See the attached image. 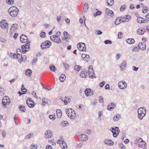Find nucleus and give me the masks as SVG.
<instances>
[{
  "label": "nucleus",
  "instance_id": "1",
  "mask_svg": "<svg viewBox=\"0 0 149 149\" xmlns=\"http://www.w3.org/2000/svg\"><path fill=\"white\" fill-rule=\"evenodd\" d=\"M8 12L10 15L13 17H16L19 12L18 9L15 6H12L9 8Z\"/></svg>",
  "mask_w": 149,
  "mask_h": 149
},
{
  "label": "nucleus",
  "instance_id": "2",
  "mask_svg": "<svg viewBox=\"0 0 149 149\" xmlns=\"http://www.w3.org/2000/svg\"><path fill=\"white\" fill-rule=\"evenodd\" d=\"M146 109L145 107L140 108L138 111V117L140 120L143 119L146 113Z\"/></svg>",
  "mask_w": 149,
  "mask_h": 149
},
{
  "label": "nucleus",
  "instance_id": "3",
  "mask_svg": "<svg viewBox=\"0 0 149 149\" xmlns=\"http://www.w3.org/2000/svg\"><path fill=\"white\" fill-rule=\"evenodd\" d=\"M17 58L18 61L20 63H21L23 61H25L27 57L24 55L22 57V52L20 51V49H17Z\"/></svg>",
  "mask_w": 149,
  "mask_h": 149
},
{
  "label": "nucleus",
  "instance_id": "4",
  "mask_svg": "<svg viewBox=\"0 0 149 149\" xmlns=\"http://www.w3.org/2000/svg\"><path fill=\"white\" fill-rule=\"evenodd\" d=\"M63 137V136H60V139L57 141V143L60 144V146L62 149H67V145L65 142L64 141Z\"/></svg>",
  "mask_w": 149,
  "mask_h": 149
},
{
  "label": "nucleus",
  "instance_id": "5",
  "mask_svg": "<svg viewBox=\"0 0 149 149\" xmlns=\"http://www.w3.org/2000/svg\"><path fill=\"white\" fill-rule=\"evenodd\" d=\"M66 112L68 116L70 118H74L75 116V112L74 110L71 108L66 110Z\"/></svg>",
  "mask_w": 149,
  "mask_h": 149
},
{
  "label": "nucleus",
  "instance_id": "6",
  "mask_svg": "<svg viewBox=\"0 0 149 149\" xmlns=\"http://www.w3.org/2000/svg\"><path fill=\"white\" fill-rule=\"evenodd\" d=\"M10 103L9 97L7 96H4L3 98L2 104L5 107H6L7 106L9 105Z\"/></svg>",
  "mask_w": 149,
  "mask_h": 149
},
{
  "label": "nucleus",
  "instance_id": "7",
  "mask_svg": "<svg viewBox=\"0 0 149 149\" xmlns=\"http://www.w3.org/2000/svg\"><path fill=\"white\" fill-rule=\"evenodd\" d=\"M88 72L89 77H91V78L95 77L94 71L92 65H90L88 67Z\"/></svg>",
  "mask_w": 149,
  "mask_h": 149
},
{
  "label": "nucleus",
  "instance_id": "8",
  "mask_svg": "<svg viewBox=\"0 0 149 149\" xmlns=\"http://www.w3.org/2000/svg\"><path fill=\"white\" fill-rule=\"evenodd\" d=\"M110 130L112 132L113 136L116 137L119 132V130L118 127H112L110 129Z\"/></svg>",
  "mask_w": 149,
  "mask_h": 149
},
{
  "label": "nucleus",
  "instance_id": "9",
  "mask_svg": "<svg viewBox=\"0 0 149 149\" xmlns=\"http://www.w3.org/2000/svg\"><path fill=\"white\" fill-rule=\"evenodd\" d=\"M51 45V43L49 41H46L41 44V49H46L47 48H49Z\"/></svg>",
  "mask_w": 149,
  "mask_h": 149
},
{
  "label": "nucleus",
  "instance_id": "10",
  "mask_svg": "<svg viewBox=\"0 0 149 149\" xmlns=\"http://www.w3.org/2000/svg\"><path fill=\"white\" fill-rule=\"evenodd\" d=\"M78 49L80 51H84L86 50L85 44L82 42H79L77 45Z\"/></svg>",
  "mask_w": 149,
  "mask_h": 149
},
{
  "label": "nucleus",
  "instance_id": "11",
  "mask_svg": "<svg viewBox=\"0 0 149 149\" xmlns=\"http://www.w3.org/2000/svg\"><path fill=\"white\" fill-rule=\"evenodd\" d=\"M51 39L53 41L57 43L61 42V40L56 35H53L50 37Z\"/></svg>",
  "mask_w": 149,
  "mask_h": 149
},
{
  "label": "nucleus",
  "instance_id": "12",
  "mask_svg": "<svg viewBox=\"0 0 149 149\" xmlns=\"http://www.w3.org/2000/svg\"><path fill=\"white\" fill-rule=\"evenodd\" d=\"M26 103L29 107L33 108L35 106L34 102L29 97L27 98L26 101Z\"/></svg>",
  "mask_w": 149,
  "mask_h": 149
},
{
  "label": "nucleus",
  "instance_id": "13",
  "mask_svg": "<svg viewBox=\"0 0 149 149\" xmlns=\"http://www.w3.org/2000/svg\"><path fill=\"white\" fill-rule=\"evenodd\" d=\"M119 88L122 89L125 88L127 86V84L124 81H121L119 82L118 83Z\"/></svg>",
  "mask_w": 149,
  "mask_h": 149
},
{
  "label": "nucleus",
  "instance_id": "14",
  "mask_svg": "<svg viewBox=\"0 0 149 149\" xmlns=\"http://www.w3.org/2000/svg\"><path fill=\"white\" fill-rule=\"evenodd\" d=\"M8 23L5 20H2L0 22V26L3 29L8 28Z\"/></svg>",
  "mask_w": 149,
  "mask_h": 149
},
{
  "label": "nucleus",
  "instance_id": "15",
  "mask_svg": "<svg viewBox=\"0 0 149 149\" xmlns=\"http://www.w3.org/2000/svg\"><path fill=\"white\" fill-rule=\"evenodd\" d=\"M18 27V25L17 24H13L12 25L10 28V31L9 32L10 34H13L15 31L17 29Z\"/></svg>",
  "mask_w": 149,
  "mask_h": 149
},
{
  "label": "nucleus",
  "instance_id": "16",
  "mask_svg": "<svg viewBox=\"0 0 149 149\" xmlns=\"http://www.w3.org/2000/svg\"><path fill=\"white\" fill-rule=\"evenodd\" d=\"M86 95L87 96H89L93 94V92L92 90L90 88H87L84 91Z\"/></svg>",
  "mask_w": 149,
  "mask_h": 149
},
{
  "label": "nucleus",
  "instance_id": "17",
  "mask_svg": "<svg viewBox=\"0 0 149 149\" xmlns=\"http://www.w3.org/2000/svg\"><path fill=\"white\" fill-rule=\"evenodd\" d=\"M45 138L47 139L50 138L53 136L52 132L49 130H47L45 132Z\"/></svg>",
  "mask_w": 149,
  "mask_h": 149
},
{
  "label": "nucleus",
  "instance_id": "18",
  "mask_svg": "<svg viewBox=\"0 0 149 149\" xmlns=\"http://www.w3.org/2000/svg\"><path fill=\"white\" fill-rule=\"evenodd\" d=\"M127 65L126 61L125 60L123 61L122 63L120 64V68L121 71H123L125 69Z\"/></svg>",
  "mask_w": 149,
  "mask_h": 149
},
{
  "label": "nucleus",
  "instance_id": "19",
  "mask_svg": "<svg viewBox=\"0 0 149 149\" xmlns=\"http://www.w3.org/2000/svg\"><path fill=\"white\" fill-rule=\"evenodd\" d=\"M137 32L138 34L143 35L146 32V30L144 28L140 27L137 29Z\"/></svg>",
  "mask_w": 149,
  "mask_h": 149
},
{
  "label": "nucleus",
  "instance_id": "20",
  "mask_svg": "<svg viewBox=\"0 0 149 149\" xmlns=\"http://www.w3.org/2000/svg\"><path fill=\"white\" fill-rule=\"evenodd\" d=\"M28 40V37L24 35H22L20 37V41L22 43L26 42Z\"/></svg>",
  "mask_w": 149,
  "mask_h": 149
},
{
  "label": "nucleus",
  "instance_id": "21",
  "mask_svg": "<svg viewBox=\"0 0 149 149\" xmlns=\"http://www.w3.org/2000/svg\"><path fill=\"white\" fill-rule=\"evenodd\" d=\"M88 139V136L84 134H81L80 136L79 139L82 141H86Z\"/></svg>",
  "mask_w": 149,
  "mask_h": 149
},
{
  "label": "nucleus",
  "instance_id": "22",
  "mask_svg": "<svg viewBox=\"0 0 149 149\" xmlns=\"http://www.w3.org/2000/svg\"><path fill=\"white\" fill-rule=\"evenodd\" d=\"M88 75V73L86 71L83 69L81 71L80 74V76L82 78H86Z\"/></svg>",
  "mask_w": 149,
  "mask_h": 149
},
{
  "label": "nucleus",
  "instance_id": "23",
  "mask_svg": "<svg viewBox=\"0 0 149 149\" xmlns=\"http://www.w3.org/2000/svg\"><path fill=\"white\" fill-rule=\"evenodd\" d=\"M104 143L109 146H111L113 145L114 142L111 140L107 139L104 140Z\"/></svg>",
  "mask_w": 149,
  "mask_h": 149
},
{
  "label": "nucleus",
  "instance_id": "24",
  "mask_svg": "<svg viewBox=\"0 0 149 149\" xmlns=\"http://www.w3.org/2000/svg\"><path fill=\"white\" fill-rule=\"evenodd\" d=\"M30 43L29 42H27V43L24 45L22 46V48L23 49H29L30 48Z\"/></svg>",
  "mask_w": 149,
  "mask_h": 149
},
{
  "label": "nucleus",
  "instance_id": "25",
  "mask_svg": "<svg viewBox=\"0 0 149 149\" xmlns=\"http://www.w3.org/2000/svg\"><path fill=\"white\" fill-rule=\"evenodd\" d=\"M106 13L107 15H109L111 17L113 15V12L108 8H107L106 9Z\"/></svg>",
  "mask_w": 149,
  "mask_h": 149
},
{
  "label": "nucleus",
  "instance_id": "26",
  "mask_svg": "<svg viewBox=\"0 0 149 149\" xmlns=\"http://www.w3.org/2000/svg\"><path fill=\"white\" fill-rule=\"evenodd\" d=\"M131 19V16L129 15H126L123 18V22H127L129 21Z\"/></svg>",
  "mask_w": 149,
  "mask_h": 149
},
{
  "label": "nucleus",
  "instance_id": "27",
  "mask_svg": "<svg viewBox=\"0 0 149 149\" xmlns=\"http://www.w3.org/2000/svg\"><path fill=\"white\" fill-rule=\"evenodd\" d=\"M138 47H139V49L143 50H145L146 48V44L143 42L141 43V44H139Z\"/></svg>",
  "mask_w": 149,
  "mask_h": 149
},
{
  "label": "nucleus",
  "instance_id": "28",
  "mask_svg": "<svg viewBox=\"0 0 149 149\" xmlns=\"http://www.w3.org/2000/svg\"><path fill=\"white\" fill-rule=\"evenodd\" d=\"M115 106L113 103H111L109 104L107 107V109L109 110H112L114 108Z\"/></svg>",
  "mask_w": 149,
  "mask_h": 149
},
{
  "label": "nucleus",
  "instance_id": "29",
  "mask_svg": "<svg viewBox=\"0 0 149 149\" xmlns=\"http://www.w3.org/2000/svg\"><path fill=\"white\" fill-rule=\"evenodd\" d=\"M61 100L64 102L65 104L67 105L68 104V102H70V99L68 97H65L63 99H61Z\"/></svg>",
  "mask_w": 149,
  "mask_h": 149
},
{
  "label": "nucleus",
  "instance_id": "30",
  "mask_svg": "<svg viewBox=\"0 0 149 149\" xmlns=\"http://www.w3.org/2000/svg\"><path fill=\"white\" fill-rule=\"evenodd\" d=\"M56 115L58 118H60L62 115L61 111L60 109H57L56 110Z\"/></svg>",
  "mask_w": 149,
  "mask_h": 149
},
{
  "label": "nucleus",
  "instance_id": "31",
  "mask_svg": "<svg viewBox=\"0 0 149 149\" xmlns=\"http://www.w3.org/2000/svg\"><path fill=\"white\" fill-rule=\"evenodd\" d=\"M123 22V20H122L120 17H118L116 19L115 24L116 25H118L120 23Z\"/></svg>",
  "mask_w": 149,
  "mask_h": 149
},
{
  "label": "nucleus",
  "instance_id": "32",
  "mask_svg": "<svg viewBox=\"0 0 149 149\" xmlns=\"http://www.w3.org/2000/svg\"><path fill=\"white\" fill-rule=\"evenodd\" d=\"M66 76L64 74H61L59 77V80L61 82H63L65 80Z\"/></svg>",
  "mask_w": 149,
  "mask_h": 149
},
{
  "label": "nucleus",
  "instance_id": "33",
  "mask_svg": "<svg viewBox=\"0 0 149 149\" xmlns=\"http://www.w3.org/2000/svg\"><path fill=\"white\" fill-rule=\"evenodd\" d=\"M126 42L129 44H132L134 43L135 41L133 38H129L127 39Z\"/></svg>",
  "mask_w": 149,
  "mask_h": 149
},
{
  "label": "nucleus",
  "instance_id": "34",
  "mask_svg": "<svg viewBox=\"0 0 149 149\" xmlns=\"http://www.w3.org/2000/svg\"><path fill=\"white\" fill-rule=\"evenodd\" d=\"M89 6L88 3H86L84 4L83 7V11L84 12H86L88 10Z\"/></svg>",
  "mask_w": 149,
  "mask_h": 149
},
{
  "label": "nucleus",
  "instance_id": "35",
  "mask_svg": "<svg viewBox=\"0 0 149 149\" xmlns=\"http://www.w3.org/2000/svg\"><path fill=\"white\" fill-rule=\"evenodd\" d=\"M120 118V114H117L114 116L113 119L114 121H117Z\"/></svg>",
  "mask_w": 149,
  "mask_h": 149
},
{
  "label": "nucleus",
  "instance_id": "36",
  "mask_svg": "<svg viewBox=\"0 0 149 149\" xmlns=\"http://www.w3.org/2000/svg\"><path fill=\"white\" fill-rule=\"evenodd\" d=\"M33 136V133H30L29 134L25 136V139H28L32 138Z\"/></svg>",
  "mask_w": 149,
  "mask_h": 149
},
{
  "label": "nucleus",
  "instance_id": "37",
  "mask_svg": "<svg viewBox=\"0 0 149 149\" xmlns=\"http://www.w3.org/2000/svg\"><path fill=\"white\" fill-rule=\"evenodd\" d=\"M82 68V67L79 65H76L74 67V70L75 71L79 72Z\"/></svg>",
  "mask_w": 149,
  "mask_h": 149
},
{
  "label": "nucleus",
  "instance_id": "38",
  "mask_svg": "<svg viewBox=\"0 0 149 149\" xmlns=\"http://www.w3.org/2000/svg\"><path fill=\"white\" fill-rule=\"evenodd\" d=\"M32 71L30 69H28L26 71V75L30 77L32 74Z\"/></svg>",
  "mask_w": 149,
  "mask_h": 149
},
{
  "label": "nucleus",
  "instance_id": "39",
  "mask_svg": "<svg viewBox=\"0 0 149 149\" xmlns=\"http://www.w3.org/2000/svg\"><path fill=\"white\" fill-rule=\"evenodd\" d=\"M145 142L144 141H141L140 143H139V147L140 148H142L143 147H144V148H145Z\"/></svg>",
  "mask_w": 149,
  "mask_h": 149
},
{
  "label": "nucleus",
  "instance_id": "40",
  "mask_svg": "<svg viewBox=\"0 0 149 149\" xmlns=\"http://www.w3.org/2000/svg\"><path fill=\"white\" fill-rule=\"evenodd\" d=\"M108 5L112 6L113 4L114 0H107Z\"/></svg>",
  "mask_w": 149,
  "mask_h": 149
},
{
  "label": "nucleus",
  "instance_id": "41",
  "mask_svg": "<svg viewBox=\"0 0 149 149\" xmlns=\"http://www.w3.org/2000/svg\"><path fill=\"white\" fill-rule=\"evenodd\" d=\"M132 51L135 52H139V49L137 47H134L132 49Z\"/></svg>",
  "mask_w": 149,
  "mask_h": 149
},
{
  "label": "nucleus",
  "instance_id": "42",
  "mask_svg": "<svg viewBox=\"0 0 149 149\" xmlns=\"http://www.w3.org/2000/svg\"><path fill=\"white\" fill-rule=\"evenodd\" d=\"M137 22L139 23H142L143 22V19L141 17H139L137 18Z\"/></svg>",
  "mask_w": 149,
  "mask_h": 149
},
{
  "label": "nucleus",
  "instance_id": "43",
  "mask_svg": "<svg viewBox=\"0 0 149 149\" xmlns=\"http://www.w3.org/2000/svg\"><path fill=\"white\" fill-rule=\"evenodd\" d=\"M50 69L51 71L54 72H55L56 70L55 67L53 65H50Z\"/></svg>",
  "mask_w": 149,
  "mask_h": 149
},
{
  "label": "nucleus",
  "instance_id": "44",
  "mask_svg": "<svg viewBox=\"0 0 149 149\" xmlns=\"http://www.w3.org/2000/svg\"><path fill=\"white\" fill-rule=\"evenodd\" d=\"M42 104L43 106H45L47 103V99L45 98H42Z\"/></svg>",
  "mask_w": 149,
  "mask_h": 149
},
{
  "label": "nucleus",
  "instance_id": "45",
  "mask_svg": "<svg viewBox=\"0 0 149 149\" xmlns=\"http://www.w3.org/2000/svg\"><path fill=\"white\" fill-rule=\"evenodd\" d=\"M95 33L97 35H100L102 34V32L98 30H95L94 31Z\"/></svg>",
  "mask_w": 149,
  "mask_h": 149
},
{
  "label": "nucleus",
  "instance_id": "46",
  "mask_svg": "<svg viewBox=\"0 0 149 149\" xmlns=\"http://www.w3.org/2000/svg\"><path fill=\"white\" fill-rule=\"evenodd\" d=\"M6 2L8 4L13 5L14 2V0H6Z\"/></svg>",
  "mask_w": 149,
  "mask_h": 149
},
{
  "label": "nucleus",
  "instance_id": "47",
  "mask_svg": "<svg viewBox=\"0 0 149 149\" xmlns=\"http://www.w3.org/2000/svg\"><path fill=\"white\" fill-rule=\"evenodd\" d=\"M19 109L24 112H25L26 110L25 107L22 105L20 106L19 107Z\"/></svg>",
  "mask_w": 149,
  "mask_h": 149
},
{
  "label": "nucleus",
  "instance_id": "48",
  "mask_svg": "<svg viewBox=\"0 0 149 149\" xmlns=\"http://www.w3.org/2000/svg\"><path fill=\"white\" fill-rule=\"evenodd\" d=\"M63 66H64V67L65 68V69L66 70H69V65L68 64H67L65 63H63Z\"/></svg>",
  "mask_w": 149,
  "mask_h": 149
},
{
  "label": "nucleus",
  "instance_id": "49",
  "mask_svg": "<svg viewBox=\"0 0 149 149\" xmlns=\"http://www.w3.org/2000/svg\"><path fill=\"white\" fill-rule=\"evenodd\" d=\"M126 7V5L125 4L122 5L120 8V11H123L125 9Z\"/></svg>",
  "mask_w": 149,
  "mask_h": 149
},
{
  "label": "nucleus",
  "instance_id": "50",
  "mask_svg": "<svg viewBox=\"0 0 149 149\" xmlns=\"http://www.w3.org/2000/svg\"><path fill=\"white\" fill-rule=\"evenodd\" d=\"M62 124L64 126H67L68 125V124L67 121H63L62 122Z\"/></svg>",
  "mask_w": 149,
  "mask_h": 149
},
{
  "label": "nucleus",
  "instance_id": "51",
  "mask_svg": "<svg viewBox=\"0 0 149 149\" xmlns=\"http://www.w3.org/2000/svg\"><path fill=\"white\" fill-rule=\"evenodd\" d=\"M101 14V12L100 11L98 10L96 13H94V16L95 17H96L97 15H100Z\"/></svg>",
  "mask_w": 149,
  "mask_h": 149
},
{
  "label": "nucleus",
  "instance_id": "52",
  "mask_svg": "<svg viewBox=\"0 0 149 149\" xmlns=\"http://www.w3.org/2000/svg\"><path fill=\"white\" fill-rule=\"evenodd\" d=\"M46 33L45 32H42L40 35V37L42 38H44L45 37Z\"/></svg>",
  "mask_w": 149,
  "mask_h": 149
},
{
  "label": "nucleus",
  "instance_id": "53",
  "mask_svg": "<svg viewBox=\"0 0 149 149\" xmlns=\"http://www.w3.org/2000/svg\"><path fill=\"white\" fill-rule=\"evenodd\" d=\"M104 43L106 44H111L112 43V42L109 40H106L104 41Z\"/></svg>",
  "mask_w": 149,
  "mask_h": 149
},
{
  "label": "nucleus",
  "instance_id": "54",
  "mask_svg": "<svg viewBox=\"0 0 149 149\" xmlns=\"http://www.w3.org/2000/svg\"><path fill=\"white\" fill-rule=\"evenodd\" d=\"M142 141H143V140L141 139L140 138L138 139H136L134 143L136 144H137L138 143L139 141H140L141 142Z\"/></svg>",
  "mask_w": 149,
  "mask_h": 149
},
{
  "label": "nucleus",
  "instance_id": "55",
  "mask_svg": "<svg viewBox=\"0 0 149 149\" xmlns=\"http://www.w3.org/2000/svg\"><path fill=\"white\" fill-rule=\"evenodd\" d=\"M1 134L2 136V137L4 138L6 137V132L5 130H3L2 131Z\"/></svg>",
  "mask_w": 149,
  "mask_h": 149
},
{
  "label": "nucleus",
  "instance_id": "56",
  "mask_svg": "<svg viewBox=\"0 0 149 149\" xmlns=\"http://www.w3.org/2000/svg\"><path fill=\"white\" fill-rule=\"evenodd\" d=\"M99 101L101 103H103L104 102V99L103 97L102 96H100L99 99Z\"/></svg>",
  "mask_w": 149,
  "mask_h": 149
},
{
  "label": "nucleus",
  "instance_id": "57",
  "mask_svg": "<svg viewBox=\"0 0 149 149\" xmlns=\"http://www.w3.org/2000/svg\"><path fill=\"white\" fill-rule=\"evenodd\" d=\"M4 90L3 89L1 88H0V95H3L4 94Z\"/></svg>",
  "mask_w": 149,
  "mask_h": 149
},
{
  "label": "nucleus",
  "instance_id": "58",
  "mask_svg": "<svg viewBox=\"0 0 149 149\" xmlns=\"http://www.w3.org/2000/svg\"><path fill=\"white\" fill-rule=\"evenodd\" d=\"M50 119L52 120H54L55 119V116L54 115H50L49 116Z\"/></svg>",
  "mask_w": 149,
  "mask_h": 149
},
{
  "label": "nucleus",
  "instance_id": "59",
  "mask_svg": "<svg viewBox=\"0 0 149 149\" xmlns=\"http://www.w3.org/2000/svg\"><path fill=\"white\" fill-rule=\"evenodd\" d=\"M89 55L86 54L85 57V58L84 59V60L85 61H86L87 62H88V61L89 60Z\"/></svg>",
  "mask_w": 149,
  "mask_h": 149
},
{
  "label": "nucleus",
  "instance_id": "60",
  "mask_svg": "<svg viewBox=\"0 0 149 149\" xmlns=\"http://www.w3.org/2000/svg\"><path fill=\"white\" fill-rule=\"evenodd\" d=\"M32 94L33 95L34 97H35L37 99L38 97L36 95V93L34 91H33L32 92Z\"/></svg>",
  "mask_w": 149,
  "mask_h": 149
},
{
  "label": "nucleus",
  "instance_id": "61",
  "mask_svg": "<svg viewBox=\"0 0 149 149\" xmlns=\"http://www.w3.org/2000/svg\"><path fill=\"white\" fill-rule=\"evenodd\" d=\"M24 87L23 84H22L21 88V90L23 92H25L27 91V90L25 88H23Z\"/></svg>",
  "mask_w": 149,
  "mask_h": 149
},
{
  "label": "nucleus",
  "instance_id": "62",
  "mask_svg": "<svg viewBox=\"0 0 149 149\" xmlns=\"http://www.w3.org/2000/svg\"><path fill=\"white\" fill-rule=\"evenodd\" d=\"M105 81H103L100 83L99 85L100 87H102L105 84Z\"/></svg>",
  "mask_w": 149,
  "mask_h": 149
},
{
  "label": "nucleus",
  "instance_id": "63",
  "mask_svg": "<svg viewBox=\"0 0 149 149\" xmlns=\"http://www.w3.org/2000/svg\"><path fill=\"white\" fill-rule=\"evenodd\" d=\"M132 68L133 70L136 71H137L139 69L138 68H137L136 67L134 66H132Z\"/></svg>",
  "mask_w": 149,
  "mask_h": 149
},
{
  "label": "nucleus",
  "instance_id": "64",
  "mask_svg": "<svg viewBox=\"0 0 149 149\" xmlns=\"http://www.w3.org/2000/svg\"><path fill=\"white\" fill-rule=\"evenodd\" d=\"M122 37V33L121 32H119L118 35V38L120 39Z\"/></svg>",
  "mask_w": 149,
  "mask_h": 149
}]
</instances>
